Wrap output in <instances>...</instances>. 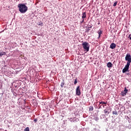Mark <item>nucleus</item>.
Listing matches in <instances>:
<instances>
[{
    "instance_id": "f257e3e1",
    "label": "nucleus",
    "mask_w": 131,
    "mask_h": 131,
    "mask_svg": "<svg viewBox=\"0 0 131 131\" xmlns=\"http://www.w3.org/2000/svg\"><path fill=\"white\" fill-rule=\"evenodd\" d=\"M19 11L21 14H24V13H26L27 10H28V8L25 4H19L17 6Z\"/></svg>"
},
{
    "instance_id": "f03ea898",
    "label": "nucleus",
    "mask_w": 131,
    "mask_h": 131,
    "mask_svg": "<svg viewBox=\"0 0 131 131\" xmlns=\"http://www.w3.org/2000/svg\"><path fill=\"white\" fill-rule=\"evenodd\" d=\"M82 46L85 52H89L90 51V44L88 42H84L82 43Z\"/></svg>"
},
{
    "instance_id": "7ed1b4c3",
    "label": "nucleus",
    "mask_w": 131,
    "mask_h": 131,
    "mask_svg": "<svg viewBox=\"0 0 131 131\" xmlns=\"http://www.w3.org/2000/svg\"><path fill=\"white\" fill-rule=\"evenodd\" d=\"M125 60L127 61V64L130 65L131 63V56L130 54H127L125 57Z\"/></svg>"
},
{
    "instance_id": "20e7f679",
    "label": "nucleus",
    "mask_w": 131,
    "mask_h": 131,
    "mask_svg": "<svg viewBox=\"0 0 131 131\" xmlns=\"http://www.w3.org/2000/svg\"><path fill=\"white\" fill-rule=\"evenodd\" d=\"M112 111V108L109 106L106 107V108L104 110V112L105 114H109L110 112Z\"/></svg>"
},
{
    "instance_id": "39448f33",
    "label": "nucleus",
    "mask_w": 131,
    "mask_h": 131,
    "mask_svg": "<svg viewBox=\"0 0 131 131\" xmlns=\"http://www.w3.org/2000/svg\"><path fill=\"white\" fill-rule=\"evenodd\" d=\"M130 64H126L124 68L122 70L123 73H125V72H127L128 71V68H129V66Z\"/></svg>"
},
{
    "instance_id": "423d86ee",
    "label": "nucleus",
    "mask_w": 131,
    "mask_h": 131,
    "mask_svg": "<svg viewBox=\"0 0 131 131\" xmlns=\"http://www.w3.org/2000/svg\"><path fill=\"white\" fill-rule=\"evenodd\" d=\"M127 92H128V90L126 89V88H125L124 91H122L121 92V94L122 96V97H124V96H126V94H127Z\"/></svg>"
},
{
    "instance_id": "0eeeda50",
    "label": "nucleus",
    "mask_w": 131,
    "mask_h": 131,
    "mask_svg": "<svg viewBox=\"0 0 131 131\" xmlns=\"http://www.w3.org/2000/svg\"><path fill=\"white\" fill-rule=\"evenodd\" d=\"M81 93L80 92V86H78L76 88V94L77 96H80Z\"/></svg>"
},
{
    "instance_id": "6e6552de",
    "label": "nucleus",
    "mask_w": 131,
    "mask_h": 131,
    "mask_svg": "<svg viewBox=\"0 0 131 131\" xmlns=\"http://www.w3.org/2000/svg\"><path fill=\"white\" fill-rule=\"evenodd\" d=\"M110 48L112 49V50H114V49L116 48V44L115 43H112L110 45Z\"/></svg>"
},
{
    "instance_id": "1a4fd4ad",
    "label": "nucleus",
    "mask_w": 131,
    "mask_h": 131,
    "mask_svg": "<svg viewBox=\"0 0 131 131\" xmlns=\"http://www.w3.org/2000/svg\"><path fill=\"white\" fill-rule=\"evenodd\" d=\"M106 66L108 68H111L112 67V63L111 62H107Z\"/></svg>"
},
{
    "instance_id": "9d476101",
    "label": "nucleus",
    "mask_w": 131,
    "mask_h": 131,
    "mask_svg": "<svg viewBox=\"0 0 131 131\" xmlns=\"http://www.w3.org/2000/svg\"><path fill=\"white\" fill-rule=\"evenodd\" d=\"M85 18H86V12H83L82 16V19H84Z\"/></svg>"
},
{
    "instance_id": "9b49d317",
    "label": "nucleus",
    "mask_w": 131,
    "mask_h": 131,
    "mask_svg": "<svg viewBox=\"0 0 131 131\" xmlns=\"http://www.w3.org/2000/svg\"><path fill=\"white\" fill-rule=\"evenodd\" d=\"M98 33L99 34V37H100L101 34H102V33H103V32L102 31V30H99V32H98Z\"/></svg>"
},
{
    "instance_id": "f8f14e48",
    "label": "nucleus",
    "mask_w": 131,
    "mask_h": 131,
    "mask_svg": "<svg viewBox=\"0 0 131 131\" xmlns=\"http://www.w3.org/2000/svg\"><path fill=\"white\" fill-rule=\"evenodd\" d=\"M64 85H65V82H62L60 84L61 88H64Z\"/></svg>"
},
{
    "instance_id": "ddd939ff",
    "label": "nucleus",
    "mask_w": 131,
    "mask_h": 131,
    "mask_svg": "<svg viewBox=\"0 0 131 131\" xmlns=\"http://www.w3.org/2000/svg\"><path fill=\"white\" fill-rule=\"evenodd\" d=\"M4 55H6V52H1L0 53V57H3Z\"/></svg>"
},
{
    "instance_id": "4468645a",
    "label": "nucleus",
    "mask_w": 131,
    "mask_h": 131,
    "mask_svg": "<svg viewBox=\"0 0 131 131\" xmlns=\"http://www.w3.org/2000/svg\"><path fill=\"white\" fill-rule=\"evenodd\" d=\"M113 114L114 115H118V113L116 111H113Z\"/></svg>"
},
{
    "instance_id": "2eb2a0df",
    "label": "nucleus",
    "mask_w": 131,
    "mask_h": 131,
    "mask_svg": "<svg viewBox=\"0 0 131 131\" xmlns=\"http://www.w3.org/2000/svg\"><path fill=\"white\" fill-rule=\"evenodd\" d=\"M99 104H104L105 105H106L107 104V102H104V101H100L99 102Z\"/></svg>"
},
{
    "instance_id": "dca6fc26",
    "label": "nucleus",
    "mask_w": 131,
    "mask_h": 131,
    "mask_svg": "<svg viewBox=\"0 0 131 131\" xmlns=\"http://www.w3.org/2000/svg\"><path fill=\"white\" fill-rule=\"evenodd\" d=\"M94 110V107L90 106L89 107V111H93Z\"/></svg>"
},
{
    "instance_id": "f3484780",
    "label": "nucleus",
    "mask_w": 131,
    "mask_h": 131,
    "mask_svg": "<svg viewBox=\"0 0 131 131\" xmlns=\"http://www.w3.org/2000/svg\"><path fill=\"white\" fill-rule=\"evenodd\" d=\"M117 1H116V2H115L113 4V7H116V6H117Z\"/></svg>"
},
{
    "instance_id": "a211bd4d",
    "label": "nucleus",
    "mask_w": 131,
    "mask_h": 131,
    "mask_svg": "<svg viewBox=\"0 0 131 131\" xmlns=\"http://www.w3.org/2000/svg\"><path fill=\"white\" fill-rule=\"evenodd\" d=\"M25 131H29V127H27L25 129Z\"/></svg>"
},
{
    "instance_id": "6ab92c4d",
    "label": "nucleus",
    "mask_w": 131,
    "mask_h": 131,
    "mask_svg": "<svg viewBox=\"0 0 131 131\" xmlns=\"http://www.w3.org/2000/svg\"><path fill=\"white\" fill-rule=\"evenodd\" d=\"M77 83V79H76L74 81V84H76Z\"/></svg>"
},
{
    "instance_id": "aec40b11",
    "label": "nucleus",
    "mask_w": 131,
    "mask_h": 131,
    "mask_svg": "<svg viewBox=\"0 0 131 131\" xmlns=\"http://www.w3.org/2000/svg\"><path fill=\"white\" fill-rule=\"evenodd\" d=\"M34 121L35 123H36V122H37V119H34Z\"/></svg>"
},
{
    "instance_id": "412c9836",
    "label": "nucleus",
    "mask_w": 131,
    "mask_h": 131,
    "mask_svg": "<svg viewBox=\"0 0 131 131\" xmlns=\"http://www.w3.org/2000/svg\"><path fill=\"white\" fill-rule=\"evenodd\" d=\"M84 22V19H82V21H81V23H83Z\"/></svg>"
},
{
    "instance_id": "4be33fe9",
    "label": "nucleus",
    "mask_w": 131,
    "mask_h": 131,
    "mask_svg": "<svg viewBox=\"0 0 131 131\" xmlns=\"http://www.w3.org/2000/svg\"><path fill=\"white\" fill-rule=\"evenodd\" d=\"M129 38V39H130L131 40V35L130 34V35H129V37H128Z\"/></svg>"
},
{
    "instance_id": "5701e85b",
    "label": "nucleus",
    "mask_w": 131,
    "mask_h": 131,
    "mask_svg": "<svg viewBox=\"0 0 131 131\" xmlns=\"http://www.w3.org/2000/svg\"><path fill=\"white\" fill-rule=\"evenodd\" d=\"M88 31H90V29H88Z\"/></svg>"
},
{
    "instance_id": "b1692460",
    "label": "nucleus",
    "mask_w": 131,
    "mask_h": 131,
    "mask_svg": "<svg viewBox=\"0 0 131 131\" xmlns=\"http://www.w3.org/2000/svg\"><path fill=\"white\" fill-rule=\"evenodd\" d=\"M90 28H92V26L90 27Z\"/></svg>"
},
{
    "instance_id": "393cba45",
    "label": "nucleus",
    "mask_w": 131,
    "mask_h": 131,
    "mask_svg": "<svg viewBox=\"0 0 131 131\" xmlns=\"http://www.w3.org/2000/svg\"><path fill=\"white\" fill-rule=\"evenodd\" d=\"M104 105H103V108H104Z\"/></svg>"
}]
</instances>
